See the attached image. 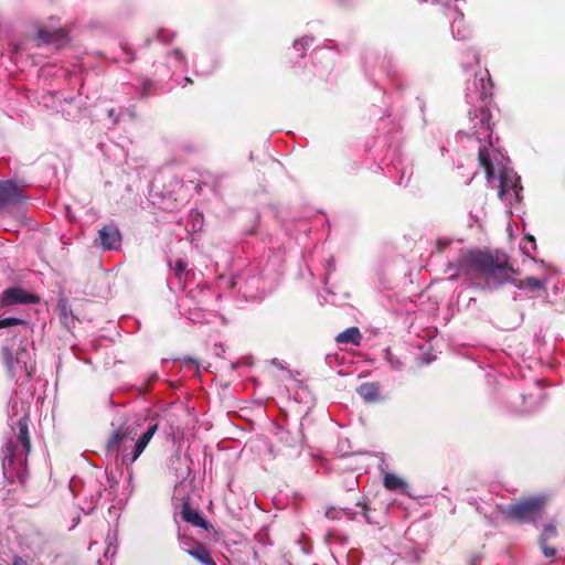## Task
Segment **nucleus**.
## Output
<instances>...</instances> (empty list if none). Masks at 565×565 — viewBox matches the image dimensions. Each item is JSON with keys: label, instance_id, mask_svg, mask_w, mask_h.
<instances>
[{"label": "nucleus", "instance_id": "nucleus-1", "mask_svg": "<svg viewBox=\"0 0 565 565\" xmlns=\"http://www.w3.org/2000/svg\"><path fill=\"white\" fill-rule=\"evenodd\" d=\"M462 262L463 268L471 269L470 280L482 281L483 287L488 289H497L504 284H513L519 289L523 288V282L514 278L516 270L505 253L472 248Z\"/></svg>", "mask_w": 565, "mask_h": 565}, {"label": "nucleus", "instance_id": "nucleus-2", "mask_svg": "<svg viewBox=\"0 0 565 565\" xmlns=\"http://www.w3.org/2000/svg\"><path fill=\"white\" fill-rule=\"evenodd\" d=\"M548 498L543 494L521 498L503 510L504 516L518 523L535 522L542 518Z\"/></svg>", "mask_w": 565, "mask_h": 565}, {"label": "nucleus", "instance_id": "nucleus-3", "mask_svg": "<svg viewBox=\"0 0 565 565\" xmlns=\"http://www.w3.org/2000/svg\"><path fill=\"white\" fill-rule=\"evenodd\" d=\"M1 455L3 476L7 482L9 484L18 482L24 488L28 479L26 457L23 460L18 459L17 445L12 440L3 445Z\"/></svg>", "mask_w": 565, "mask_h": 565}, {"label": "nucleus", "instance_id": "nucleus-4", "mask_svg": "<svg viewBox=\"0 0 565 565\" xmlns=\"http://www.w3.org/2000/svg\"><path fill=\"white\" fill-rule=\"evenodd\" d=\"M40 301L39 296L28 292L21 287H11L4 289L0 294V307H9L17 303H24V305H31V303H38Z\"/></svg>", "mask_w": 565, "mask_h": 565}, {"label": "nucleus", "instance_id": "nucleus-5", "mask_svg": "<svg viewBox=\"0 0 565 565\" xmlns=\"http://www.w3.org/2000/svg\"><path fill=\"white\" fill-rule=\"evenodd\" d=\"M158 424L157 423H150L147 427V429L142 433V435L138 438L136 441L132 451L128 452L127 448L122 450V463H132L135 462L140 455L143 452L152 437L158 430Z\"/></svg>", "mask_w": 565, "mask_h": 565}, {"label": "nucleus", "instance_id": "nucleus-6", "mask_svg": "<svg viewBox=\"0 0 565 565\" xmlns=\"http://www.w3.org/2000/svg\"><path fill=\"white\" fill-rule=\"evenodd\" d=\"M24 195L21 188L12 180H0V212L10 205L20 204Z\"/></svg>", "mask_w": 565, "mask_h": 565}, {"label": "nucleus", "instance_id": "nucleus-7", "mask_svg": "<svg viewBox=\"0 0 565 565\" xmlns=\"http://www.w3.org/2000/svg\"><path fill=\"white\" fill-rule=\"evenodd\" d=\"M98 237L104 249H117L122 241V235L115 223L104 225L98 231Z\"/></svg>", "mask_w": 565, "mask_h": 565}, {"label": "nucleus", "instance_id": "nucleus-8", "mask_svg": "<svg viewBox=\"0 0 565 565\" xmlns=\"http://www.w3.org/2000/svg\"><path fill=\"white\" fill-rule=\"evenodd\" d=\"M180 515L184 522L190 523L193 526L204 529L205 531H210L212 527L201 513L191 507L190 498H183Z\"/></svg>", "mask_w": 565, "mask_h": 565}, {"label": "nucleus", "instance_id": "nucleus-9", "mask_svg": "<svg viewBox=\"0 0 565 565\" xmlns=\"http://www.w3.org/2000/svg\"><path fill=\"white\" fill-rule=\"evenodd\" d=\"M519 189H522L519 178L511 171L502 169L499 173V199L503 201L511 191L518 196Z\"/></svg>", "mask_w": 565, "mask_h": 565}, {"label": "nucleus", "instance_id": "nucleus-10", "mask_svg": "<svg viewBox=\"0 0 565 565\" xmlns=\"http://www.w3.org/2000/svg\"><path fill=\"white\" fill-rule=\"evenodd\" d=\"M134 429H131L129 426L121 425L116 430L113 431V434L109 436L107 443H106V450L107 451H119L124 450L126 447H122L124 443L126 440H132Z\"/></svg>", "mask_w": 565, "mask_h": 565}, {"label": "nucleus", "instance_id": "nucleus-11", "mask_svg": "<svg viewBox=\"0 0 565 565\" xmlns=\"http://www.w3.org/2000/svg\"><path fill=\"white\" fill-rule=\"evenodd\" d=\"M36 39L43 44H54L56 46H62L67 42V32L63 28L54 30L39 28L36 32Z\"/></svg>", "mask_w": 565, "mask_h": 565}, {"label": "nucleus", "instance_id": "nucleus-12", "mask_svg": "<svg viewBox=\"0 0 565 565\" xmlns=\"http://www.w3.org/2000/svg\"><path fill=\"white\" fill-rule=\"evenodd\" d=\"M1 355L4 364L11 372H15L17 366L20 364H23L24 369L26 367L25 358H28V351L25 348H19L14 355L10 348L3 347L1 349Z\"/></svg>", "mask_w": 565, "mask_h": 565}, {"label": "nucleus", "instance_id": "nucleus-13", "mask_svg": "<svg viewBox=\"0 0 565 565\" xmlns=\"http://www.w3.org/2000/svg\"><path fill=\"white\" fill-rule=\"evenodd\" d=\"M468 254H469V249H461L460 254L458 255V257L455 260L447 263L446 271H452V274L449 277L450 280H457L460 276H466L469 279L471 278V269L463 268V262H462L463 258L466 256H468Z\"/></svg>", "mask_w": 565, "mask_h": 565}, {"label": "nucleus", "instance_id": "nucleus-14", "mask_svg": "<svg viewBox=\"0 0 565 565\" xmlns=\"http://www.w3.org/2000/svg\"><path fill=\"white\" fill-rule=\"evenodd\" d=\"M358 393L367 403H375L381 399L380 384L375 382L363 383L358 388Z\"/></svg>", "mask_w": 565, "mask_h": 565}, {"label": "nucleus", "instance_id": "nucleus-15", "mask_svg": "<svg viewBox=\"0 0 565 565\" xmlns=\"http://www.w3.org/2000/svg\"><path fill=\"white\" fill-rule=\"evenodd\" d=\"M362 341V334L358 327H350L344 331L340 332L335 337V342L338 344H353L360 345Z\"/></svg>", "mask_w": 565, "mask_h": 565}, {"label": "nucleus", "instance_id": "nucleus-16", "mask_svg": "<svg viewBox=\"0 0 565 565\" xmlns=\"http://www.w3.org/2000/svg\"><path fill=\"white\" fill-rule=\"evenodd\" d=\"M188 554L200 562L202 565H216L215 561L211 556L210 551L204 544L200 542H196L195 545L188 551Z\"/></svg>", "mask_w": 565, "mask_h": 565}, {"label": "nucleus", "instance_id": "nucleus-17", "mask_svg": "<svg viewBox=\"0 0 565 565\" xmlns=\"http://www.w3.org/2000/svg\"><path fill=\"white\" fill-rule=\"evenodd\" d=\"M18 428H19L18 440L21 444V446L25 452V456H28L31 451V440H30V435H29V418H28V416H24L21 419H19Z\"/></svg>", "mask_w": 565, "mask_h": 565}, {"label": "nucleus", "instance_id": "nucleus-18", "mask_svg": "<svg viewBox=\"0 0 565 565\" xmlns=\"http://www.w3.org/2000/svg\"><path fill=\"white\" fill-rule=\"evenodd\" d=\"M383 483L390 491L404 490L407 487L406 482L394 473H385Z\"/></svg>", "mask_w": 565, "mask_h": 565}, {"label": "nucleus", "instance_id": "nucleus-19", "mask_svg": "<svg viewBox=\"0 0 565 565\" xmlns=\"http://www.w3.org/2000/svg\"><path fill=\"white\" fill-rule=\"evenodd\" d=\"M475 116L477 118H479L480 129H484L486 131H489L490 130V118H491V114H490L489 109L483 108V107L478 108L475 111Z\"/></svg>", "mask_w": 565, "mask_h": 565}, {"label": "nucleus", "instance_id": "nucleus-20", "mask_svg": "<svg viewBox=\"0 0 565 565\" xmlns=\"http://www.w3.org/2000/svg\"><path fill=\"white\" fill-rule=\"evenodd\" d=\"M523 282V287L527 286L532 290H545V284L544 281L535 278V277H526L524 280H521Z\"/></svg>", "mask_w": 565, "mask_h": 565}, {"label": "nucleus", "instance_id": "nucleus-21", "mask_svg": "<svg viewBox=\"0 0 565 565\" xmlns=\"http://www.w3.org/2000/svg\"><path fill=\"white\" fill-rule=\"evenodd\" d=\"M173 270L180 282H182V278L189 274L188 265L183 259H178L175 262Z\"/></svg>", "mask_w": 565, "mask_h": 565}, {"label": "nucleus", "instance_id": "nucleus-22", "mask_svg": "<svg viewBox=\"0 0 565 565\" xmlns=\"http://www.w3.org/2000/svg\"><path fill=\"white\" fill-rule=\"evenodd\" d=\"M24 324V320L15 317L0 319V329Z\"/></svg>", "mask_w": 565, "mask_h": 565}, {"label": "nucleus", "instance_id": "nucleus-23", "mask_svg": "<svg viewBox=\"0 0 565 565\" xmlns=\"http://www.w3.org/2000/svg\"><path fill=\"white\" fill-rule=\"evenodd\" d=\"M556 534H557V531H556V526L554 524H552V523L545 524L543 532L540 536V541H547L548 539L556 536Z\"/></svg>", "mask_w": 565, "mask_h": 565}, {"label": "nucleus", "instance_id": "nucleus-24", "mask_svg": "<svg viewBox=\"0 0 565 565\" xmlns=\"http://www.w3.org/2000/svg\"><path fill=\"white\" fill-rule=\"evenodd\" d=\"M478 160L481 167L489 166L491 163V158L489 151L486 147H481L478 151Z\"/></svg>", "mask_w": 565, "mask_h": 565}, {"label": "nucleus", "instance_id": "nucleus-25", "mask_svg": "<svg viewBox=\"0 0 565 565\" xmlns=\"http://www.w3.org/2000/svg\"><path fill=\"white\" fill-rule=\"evenodd\" d=\"M61 309V318L65 323H68V315H72V310L68 307L66 301H61L60 303Z\"/></svg>", "mask_w": 565, "mask_h": 565}, {"label": "nucleus", "instance_id": "nucleus-26", "mask_svg": "<svg viewBox=\"0 0 565 565\" xmlns=\"http://www.w3.org/2000/svg\"><path fill=\"white\" fill-rule=\"evenodd\" d=\"M547 541H540L541 550L546 557H553L556 555V548L548 546Z\"/></svg>", "mask_w": 565, "mask_h": 565}, {"label": "nucleus", "instance_id": "nucleus-27", "mask_svg": "<svg viewBox=\"0 0 565 565\" xmlns=\"http://www.w3.org/2000/svg\"><path fill=\"white\" fill-rule=\"evenodd\" d=\"M326 518L329 520H338L340 519V511H338L335 508L330 507L326 510L324 513Z\"/></svg>", "mask_w": 565, "mask_h": 565}, {"label": "nucleus", "instance_id": "nucleus-28", "mask_svg": "<svg viewBox=\"0 0 565 565\" xmlns=\"http://www.w3.org/2000/svg\"><path fill=\"white\" fill-rule=\"evenodd\" d=\"M121 47H122L124 52L128 55L127 62L128 63L134 62L135 54L132 53V51L127 45H122Z\"/></svg>", "mask_w": 565, "mask_h": 565}, {"label": "nucleus", "instance_id": "nucleus-29", "mask_svg": "<svg viewBox=\"0 0 565 565\" xmlns=\"http://www.w3.org/2000/svg\"><path fill=\"white\" fill-rule=\"evenodd\" d=\"M12 565H30L23 557L15 555L12 559Z\"/></svg>", "mask_w": 565, "mask_h": 565}, {"label": "nucleus", "instance_id": "nucleus-30", "mask_svg": "<svg viewBox=\"0 0 565 565\" xmlns=\"http://www.w3.org/2000/svg\"><path fill=\"white\" fill-rule=\"evenodd\" d=\"M450 244L449 241H437L436 246L438 252H443L448 245Z\"/></svg>", "mask_w": 565, "mask_h": 565}, {"label": "nucleus", "instance_id": "nucleus-31", "mask_svg": "<svg viewBox=\"0 0 565 565\" xmlns=\"http://www.w3.org/2000/svg\"><path fill=\"white\" fill-rule=\"evenodd\" d=\"M487 180L490 182L495 178V170H488L484 172Z\"/></svg>", "mask_w": 565, "mask_h": 565}, {"label": "nucleus", "instance_id": "nucleus-32", "mask_svg": "<svg viewBox=\"0 0 565 565\" xmlns=\"http://www.w3.org/2000/svg\"><path fill=\"white\" fill-rule=\"evenodd\" d=\"M150 82H145L143 84V95H147V92L149 90Z\"/></svg>", "mask_w": 565, "mask_h": 565}, {"label": "nucleus", "instance_id": "nucleus-33", "mask_svg": "<svg viewBox=\"0 0 565 565\" xmlns=\"http://www.w3.org/2000/svg\"><path fill=\"white\" fill-rule=\"evenodd\" d=\"M482 168H483V171L486 172V171H488V170H492V169H494V166H493V163L491 162V163H489V166H484V167H482Z\"/></svg>", "mask_w": 565, "mask_h": 565}, {"label": "nucleus", "instance_id": "nucleus-34", "mask_svg": "<svg viewBox=\"0 0 565 565\" xmlns=\"http://www.w3.org/2000/svg\"><path fill=\"white\" fill-rule=\"evenodd\" d=\"M184 81H185L188 84H192V83H193V81H192V78H191V77H185V78H184Z\"/></svg>", "mask_w": 565, "mask_h": 565}, {"label": "nucleus", "instance_id": "nucleus-35", "mask_svg": "<svg viewBox=\"0 0 565 565\" xmlns=\"http://www.w3.org/2000/svg\"><path fill=\"white\" fill-rule=\"evenodd\" d=\"M526 238H527V241H530L532 243H535V239H534V237L532 235H529Z\"/></svg>", "mask_w": 565, "mask_h": 565}, {"label": "nucleus", "instance_id": "nucleus-36", "mask_svg": "<svg viewBox=\"0 0 565 565\" xmlns=\"http://www.w3.org/2000/svg\"><path fill=\"white\" fill-rule=\"evenodd\" d=\"M108 115H109L110 117H111V116H114V109H110V110H109V113H108Z\"/></svg>", "mask_w": 565, "mask_h": 565}, {"label": "nucleus", "instance_id": "nucleus-37", "mask_svg": "<svg viewBox=\"0 0 565 565\" xmlns=\"http://www.w3.org/2000/svg\"><path fill=\"white\" fill-rule=\"evenodd\" d=\"M175 56H179L180 52L178 50L174 51Z\"/></svg>", "mask_w": 565, "mask_h": 565}]
</instances>
